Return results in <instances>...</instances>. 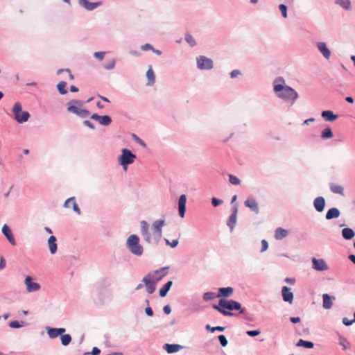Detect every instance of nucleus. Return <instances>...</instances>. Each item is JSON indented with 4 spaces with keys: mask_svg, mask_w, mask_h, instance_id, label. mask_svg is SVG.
<instances>
[{
    "mask_svg": "<svg viewBox=\"0 0 355 355\" xmlns=\"http://www.w3.org/2000/svg\"><path fill=\"white\" fill-rule=\"evenodd\" d=\"M272 85L275 96L291 105H293L299 97L297 91L292 87L286 85L285 80L282 76L275 78Z\"/></svg>",
    "mask_w": 355,
    "mask_h": 355,
    "instance_id": "obj_1",
    "label": "nucleus"
},
{
    "mask_svg": "<svg viewBox=\"0 0 355 355\" xmlns=\"http://www.w3.org/2000/svg\"><path fill=\"white\" fill-rule=\"evenodd\" d=\"M212 308L225 316H233L236 314L232 311H239V313L243 314L244 318L251 321L252 318L246 312V309L241 307V304L234 300H226L220 298L218 304H212Z\"/></svg>",
    "mask_w": 355,
    "mask_h": 355,
    "instance_id": "obj_2",
    "label": "nucleus"
},
{
    "mask_svg": "<svg viewBox=\"0 0 355 355\" xmlns=\"http://www.w3.org/2000/svg\"><path fill=\"white\" fill-rule=\"evenodd\" d=\"M126 247L130 252L137 257L142 255L144 248L139 243V237L136 234H131L126 241Z\"/></svg>",
    "mask_w": 355,
    "mask_h": 355,
    "instance_id": "obj_3",
    "label": "nucleus"
},
{
    "mask_svg": "<svg viewBox=\"0 0 355 355\" xmlns=\"http://www.w3.org/2000/svg\"><path fill=\"white\" fill-rule=\"evenodd\" d=\"M83 102L80 100H71L67 103V111L73 113L81 118L87 117L89 112L85 109H81Z\"/></svg>",
    "mask_w": 355,
    "mask_h": 355,
    "instance_id": "obj_4",
    "label": "nucleus"
},
{
    "mask_svg": "<svg viewBox=\"0 0 355 355\" xmlns=\"http://www.w3.org/2000/svg\"><path fill=\"white\" fill-rule=\"evenodd\" d=\"M12 112L14 115V119L19 123H24L28 121L30 114L27 111L22 110V105L19 102L14 104L12 108Z\"/></svg>",
    "mask_w": 355,
    "mask_h": 355,
    "instance_id": "obj_5",
    "label": "nucleus"
},
{
    "mask_svg": "<svg viewBox=\"0 0 355 355\" xmlns=\"http://www.w3.org/2000/svg\"><path fill=\"white\" fill-rule=\"evenodd\" d=\"M136 158V155L130 150L123 148L121 150V155L118 157V162L123 168L126 170L128 166L132 164Z\"/></svg>",
    "mask_w": 355,
    "mask_h": 355,
    "instance_id": "obj_6",
    "label": "nucleus"
},
{
    "mask_svg": "<svg viewBox=\"0 0 355 355\" xmlns=\"http://www.w3.org/2000/svg\"><path fill=\"white\" fill-rule=\"evenodd\" d=\"M153 275L150 272L146 275L142 279V282L146 286V292L148 294H153L155 291L156 284L160 281V277L153 278Z\"/></svg>",
    "mask_w": 355,
    "mask_h": 355,
    "instance_id": "obj_7",
    "label": "nucleus"
},
{
    "mask_svg": "<svg viewBox=\"0 0 355 355\" xmlns=\"http://www.w3.org/2000/svg\"><path fill=\"white\" fill-rule=\"evenodd\" d=\"M196 64L200 70H211L214 68L213 60L205 55H199L196 58Z\"/></svg>",
    "mask_w": 355,
    "mask_h": 355,
    "instance_id": "obj_8",
    "label": "nucleus"
},
{
    "mask_svg": "<svg viewBox=\"0 0 355 355\" xmlns=\"http://www.w3.org/2000/svg\"><path fill=\"white\" fill-rule=\"evenodd\" d=\"M79 6L88 11H92L101 6L103 2L99 1L96 2H90L89 0H78Z\"/></svg>",
    "mask_w": 355,
    "mask_h": 355,
    "instance_id": "obj_9",
    "label": "nucleus"
},
{
    "mask_svg": "<svg viewBox=\"0 0 355 355\" xmlns=\"http://www.w3.org/2000/svg\"><path fill=\"white\" fill-rule=\"evenodd\" d=\"M238 213V205H234L232 207V214L227 220V225L230 227V232H232L236 224V217Z\"/></svg>",
    "mask_w": 355,
    "mask_h": 355,
    "instance_id": "obj_10",
    "label": "nucleus"
},
{
    "mask_svg": "<svg viewBox=\"0 0 355 355\" xmlns=\"http://www.w3.org/2000/svg\"><path fill=\"white\" fill-rule=\"evenodd\" d=\"M312 268L317 271H324L329 269V266L323 259H312Z\"/></svg>",
    "mask_w": 355,
    "mask_h": 355,
    "instance_id": "obj_11",
    "label": "nucleus"
},
{
    "mask_svg": "<svg viewBox=\"0 0 355 355\" xmlns=\"http://www.w3.org/2000/svg\"><path fill=\"white\" fill-rule=\"evenodd\" d=\"M24 284L26 286L27 291L29 293L37 291L41 288L40 284L33 282V278L31 276H27L25 278Z\"/></svg>",
    "mask_w": 355,
    "mask_h": 355,
    "instance_id": "obj_12",
    "label": "nucleus"
},
{
    "mask_svg": "<svg viewBox=\"0 0 355 355\" xmlns=\"http://www.w3.org/2000/svg\"><path fill=\"white\" fill-rule=\"evenodd\" d=\"M244 205L249 208L251 211L255 214L259 213V207L258 203L254 198L252 196L248 197L244 202Z\"/></svg>",
    "mask_w": 355,
    "mask_h": 355,
    "instance_id": "obj_13",
    "label": "nucleus"
},
{
    "mask_svg": "<svg viewBox=\"0 0 355 355\" xmlns=\"http://www.w3.org/2000/svg\"><path fill=\"white\" fill-rule=\"evenodd\" d=\"M1 232L12 245H16V241L15 239L14 235L10 227L7 224H4L3 225Z\"/></svg>",
    "mask_w": 355,
    "mask_h": 355,
    "instance_id": "obj_14",
    "label": "nucleus"
},
{
    "mask_svg": "<svg viewBox=\"0 0 355 355\" xmlns=\"http://www.w3.org/2000/svg\"><path fill=\"white\" fill-rule=\"evenodd\" d=\"M47 334L50 338H55L59 336H61L62 334H64L66 331V329L64 328L60 327V328H55V327H46Z\"/></svg>",
    "mask_w": 355,
    "mask_h": 355,
    "instance_id": "obj_15",
    "label": "nucleus"
},
{
    "mask_svg": "<svg viewBox=\"0 0 355 355\" xmlns=\"http://www.w3.org/2000/svg\"><path fill=\"white\" fill-rule=\"evenodd\" d=\"M316 46L325 59L329 60L330 58L331 51L329 49L325 42H319L316 44Z\"/></svg>",
    "mask_w": 355,
    "mask_h": 355,
    "instance_id": "obj_16",
    "label": "nucleus"
},
{
    "mask_svg": "<svg viewBox=\"0 0 355 355\" xmlns=\"http://www.w3.org/2000/svg\"><path fill=\"white\" fill-rule=\"evenodd\" d=\"M282 295L283 300L289 304L293 303V293L291 291V288L288 286H283L282 288Z\"/></svg>",
    "mask_w": 355,
    "mask_h": 355,
    "instance_id": "obj_17",
    "label": "nucleus"
},
{
    "mask_svg": "<svg viewBox=\"0 0 355 355\" xmlns=\"http://www.w3.org/2000/svg\"><path fill=\"white\" fill-rule=\"evenodd\" d=\"M186 203L187 196L185 194H182L180 196L178 200V211L179 215L181 218H183L186 212Z\"/></svg>",
    "mask_w": 355,
    "mask_h": 355,
    "instance_id": "obj_18",
    "label": "nucleus"
},
{
    "mask_svg": "<svg viewBox=\"0 0 355 355\" xmlns=\"http://www.w3.org/2000/svg\"><path fill=\"white\" fill-rule=\"evenodd\" d=\"M313 207L318 212H322L325 207V199L322 196L317 197L313 200Z\"/></svg>",
    "mask_w": 355,
    "mask_h": 355,
    "instance_id": "obj_19",
    "label": "nucleus"
},
{
    "mask_svg": "<svg viewBox=\"0 0 355 355\" xmlns=\"http://www.w3.org/2000/svg\"><path fill=\"white\" fill-rule=\"evenodd\" d=\"M234 292V288L230 286L227 287H221L218 290V297H228L232 295Z\"/></svg>",
    "mask_w": 355,
    "mask_h": 355,
    "instance_id": "obj_20",
    "label": "nucleus"
},
{
    "mask_svg": "<svg viewBox=\"0 0 355 355\" xmlns=\"http://www.w3.org/2000/svg\"><path fill=\"white\" fill-rule=\"evenodd\" d=\"M321 116L329 122H332L338 118V114H335L331 110H324L321 113Z\"/></svg>",
    "mask_w": 355,
    "mask_h": 355,
    "instance_id": "obj_21",
    "label": "nucleus"
},
{
    "mask_svg": "<svg viewBox=\"0 0 355 355\" xmlns=\"http://www.w3.org/2000/svg\"><path fill=\"white\" fill-rule=\"evenodd\" d=\"M340 210L336 207H332L329 209L325 215V218L327 220H331L334 218H337L340 216Z\"/></svg>",
    "mask_w": 355,
    "mask_h": 355,
    "instance_id": "obj_22",
    "label": "nucleus"
},
{
    "mask_svg": "<svg viewBox=\"0 0 355 355\" xmlns=\"http://www.w3.org/2000/svg\"><path fill=\"white\" fill-rule=\"evenodd\" d=\"M169 267H162L157 270H155L153 271V273L152 274L153 275V278H159L160 277V280L163 279L167 274Z\"/></svg>",
    "mask_w": 355,
    "mask_h": 355,
    "instance_id": "obj_23",
    "label": "nucleus"
},
{
    "mask_svg": "<svg viewBox=\"0 0 355 355\" xmlns=\"http://www.w3.org/2000/svg\"><path fill=\"white\" fill-rule=\"evenodd\" d=\"M56 237L53 235H51L48 239V245L49 248V251L51 254H54L57 252L58 245L56 243Z\"/></svg>",
    "mask_w": 355,
    "mask_h": 355,
    "instance_id": "obj_24",
    "label": "nucleus"
},
{
    "mask_svg": "<svg viewBox=\"0 0 355 355\" xmlns=\"http://www.w3.org/2000/svg\"><path fill=\"white\" fill-rule=\"evenodd\" d=\"M163 348L167 352L168 354H173L178 352L180 349L182 348V346L178 344H165Z\"/></svg>",
    "mask_w": 355,
    "mask_h": 355,
    "instance_id": "obj_25",
    "label": "nucleus"
},
{
    "mask_svg": "<svg viewBox=\"0 0 355 355\" xmlns=\"http://www.w3.org/2000/svg\"><path fill=\"white\" fill-rule=\"evenodd\" d=\"M165 225L164 220H157L153 222L152 226L155 230V233L157 234L158 236L160 237L162 234V227Z\"/></svg>",
    "mask_w": 355,
    "mask_h": 355,
    "instance_id": "obj_26",
    "label": "nucleus"
},
{
    "mask_svg": "<svg viewBox=\"0 0 355 355\" xmlns=\"http://www.w3.org/2000/svg\"><path fill=\"white\" fill-rule=\"evenodd\" d=\"M341 234L345 240H351L354 237L355 232L352 228L345 227L342 230Z\"/></svg>",
    "mask_w": 355,
    "mask_h": 355,
    "instance_id": "obj_27",
    "label": "nucleus"
},
{
    "mask_svg": "<svg viewBox=\"0 0 355 355\" xmlns=\"http://www.w3.org/2000/svg\"><path fill=\"white\" fill-rule=\"evenodd\" d=\"M322 300H323V304H322L323 308L325 309H331L333 305L332 297L327 293H324L322 295Z\"/></svg>",
    "mask_w": 355,
    "mask_h": 355,
    "instance_id": "obj_28",
    "label": "nucleus"
},
{
    "mask_svg": "<svg viewBox=\"0 0 355 355\" xmlns=\"http://www.w3.org/2000/svg\"><path fill=\"white\" fill-rule=\"evenodd\" d=\"M173 285L172 281L167 282L159 291V295L162 297L166 296Z\"/></svg>",
    "mask_w": 355,
    "mask_h": 355,
    "instance_id": "obj_29",
    "label": "nucleus"
},
{
    "mask_svg": "<svg viewBox=\"0 0 355 355\" xmlns=\"http://www.w3.org/2000/svg\"><path fill=\"white\" fill-rule=\"evenodd\" d=\"M288 232L286 230L283 229L282 227H278L275 230V238L277 240H282L284 238L286 237Z\"/></svg>",
    "mask_w": 355,
    "mask_h": 355,
    "instance_id": "obj_30",
    "label": "nucleus"
},
{
    "mask_svg": "<svg viewBox=\"0 0 355 355\" xmlns=\"http://www.w3.org/2000/svg\"><path fill=\"white\" fill-rule=\"evenodd\" d=\"M329 189H330V191L334 193L339 194L342 196H343L345 195L344 189L340 185L331 183L329 184Z\"/></svg>",
    "mask_w": 355,
    "mask_h": 355,
    "instance_id": "obj_31",
    "label": "nucleus"
},
{
    "mask_svg": "<svg viewBox=\"0 0 355 355\" xmlns=\"http://www.w3.org/2000/svg\"><path fill=\"white\" fill-rule=\"evenodd\" d=\"M146 76L148 78L147 85H150V86L153 85L155 82V73L151 67H150L148 69V71L146 72Z\"/></svg>",
    "mask_w": 355,
    "mask_h": 355,
    "instance_id": "obj_32",
    "label": "nucleus"
},
{
    "mask_svg": "<svg viewBox=\"0 0 355 355\" xmlns=\"http://www.w3.org/2000/svg\"><path fill=\"white\" fill-rule=\"evenodd\" d=\"M333 136H334V133L329 127L325 128L321 132L320 137L324 140L331 139L333 137Z\"/></svg>",
    "mask_w": 355,
    "mask_h": 355,
    "instance_id": "obj_33",
    "label": "nucleus"
},
{
    "mask_svg": "<svg viewBox=\"0 0 355 355\" xmlns=\"http://www.w3.org/2000/svg\"><path fill=\"white\" fill-rule=\"evenodd\" d=\"M296 346L303 347L306 349H311L314 347V343L311 341L300 339L297 343Z\"/></svg>",
    "mask_w": 355,
    "mask_h": 355,
    "instance_id": "obj_34",
    "label": "nucleus"
},
{
    "mask_svg": "<svg viewBox=\"0 0 355 355\" xmlns=\"http://www.w3.org/2000/svg\"><path fill=\"white\" fill-rule=\"evenodd\" d=\"M335 3L340 6L341 8L346 10L351 9V1L350 0H335Z\"/></svg>",
    "mask_w": 355,
    "mask_h": 355,
    "instance_id": "obj_35",
    "label": "nucleus"
},
{
    "mask_svg": "<svg viewBox=\"0 0 355 355\" xmlns=\"http://www.w3.org/2000/svg\"><path fill=\"white\" fill-rule=\"evenodd\" d=\"M112 120V118L109 115H103L100 116V118L98 121V122L105 126H107L111 124Z\"/></svg>",
    "mask_w": 355,
    "mask_h": 355,
    "instance_id": "obj_36",
    "label": "nucleus"
},
{
    "mask_svg": "<svg viewBox=\"0 0 355 355\" xmlns=\"http://www.w3.org/2000/svg\"><path fill=\"white\" fill-rule=\"evenodd\" d=\"M67 83L64 81H60L57 85V89L59 93L62 95H64L67 93V89H66Z\"/></svg>",
    "mask_w": 355,
    "mask_h": 355,
    "instance_id": "obj_37",
    "label": "nucleus"
},
{
    "mask_svg": "<svg viewBox=\"0 0 355 355\" xmlns=\"http://www.w3.org/2000/svg\"><path fill=\"white\" fill-rule=\"evenodd\" d=\"M71 336L70 334H62L60 336L61 343L64 346H67L71 341Z\"/></svg>",
    "mask_w": 355,
    "mask_h": 355,
    "instance_id": "obj_38",
    "label": "nucleus"
},
{
    "mask_svg": "<svg viewBox=\"0 0 355 355\" xmlns=\"http://www.w3.org/2000/svg\"><path fill=\"white\" fill-rule=\"evenodd\" d=\"M185 41L191 46V47H193L195 46L197 43H196V40L194 39V37L189 33H187L185 34Z\"/></svg>",
    "mask_w": 355,
    "mask_h": 355,
    "instance_id": "obj_39",
    "label": "nucleus"
},
{
    "mask_svg": "<svg viewBox=\"0 0 355 355\" xmlns=\"http://www.w3.org/2000/svg\"><path fill=\"white\" fill-rule=\"evenodd\" d=\"M339 344L343 347V349H349L351 347L347 338L341 336L339 337Z\"/></svg>",
    "mask_w": 355,
    "mask_h": 355,
    "instance_id": "obj_40",
    "label": "nucleus"
},
{
    "mask_svg": "<svg viewBox=\"0 0 355 355\" xmlns=\"http://www.w3.org/2000/svg\"><path fill=\"white\" fill-rule=\"evenodd\" d=\"M25 322L24 321L13 320L9 322L8 326L12 329H19L24 327Z\"/></svg>",
    "mask_w": 355,
    "mask_h": 355,
    "instance_id": "obj_41",
    "label": "nucleus"
},
{
    "mask_svg": "<svg viewBox=\"0 0 355 355\" xmlns=\"http://www.w3.org/2000/svg\"><path fill=\"white\" fill-rule=\"evenodd\" d=\"M202 297L205 301H209L216 297H218V294L211 291L206 292L203 294Z\"/></svg>",
    "mask_w": 355,
    "mask_h": 355,
    "instance_id": "obj_42",
    "label": "nucleus"
},
{
    "mask_svg": "<svg viewBox=\"0 0 355 355\" xmlns=\"http://www.w3.org/2000/svg\"><path fill=\"white\" fill-rule=\"evenodd\" d=\"M205 329L208 331H210L211 333H214L216 331L223 332L225 331V327H221V326H216V327H211L209 324H207L205 326Z\"/></svg>",
    "mask_w": 355,
    "mask_h": 355,
    "instance_id": "obj_43",
    "label": "nucleus"
},
{
    "mask_svg": "<svg viewBox=\"0 0 355 355\" xmlns=\"http://www.w3.org/2000/svg\"><path fill=\"white\" fill-rule=\"evenodd\" d=\"M229 181L233 185H239L241 183L240 179L232 174L229 175Z\"/></svg>",
    "mask_w": 355,
    "mask_h": 355,
    "instance_id": "obj_44",
    "label": "nucleus"
},
{
    "mask_svg": "<svg viewBox=\"0 0 355 355\" xmlns=\"http://www.w3.org/2000/svg\"><path fill=\"white\" fill-rule=\"evenodd\" d=\"M140 227H141V234L143 232H149V225H148V223L146 220L141 221Z\"/></svg>",
    "mask_w": 355,
    "mask_h": 355,
    "instance_id": "obj_45",
    "label": "nucleus"
},
{
    "mask_svg": "<svg viewBox=\"0 0 355 355\" xmlns=\"http://www.w3.org/2000/svg\"><path fill=\"white\" fill-rule=\"evenodd\" d=\"M218 341L222 347H226L228 344V341L225 335L220 334L218 336Z\"/></svg>",
    "mask_w": 355,
    "mask_h": 355,
    "instance_id": "obj_46",
    "label": "nucleus"
},
{
    "mask_svg": "<svg viewBox=\"0 0 355 355\" xmlns=\"http://www.w3.org/2000/svg\"><path fill=\"white\" fill-rule=\"evenodd\" d=\"M279 10L282 12V17L284 18H286L288 17V15H287L288 8H287V6L286 5H284V4H280L279 6Z\"/></svg>",
    "mask_w": 355,
    "mask_h": 355,
    "instance_id": "obj_47",
    "label": "nucleus"
},
{
    "mask_svg": "<svg viewBox=\"0 0 355 355\" xmlns=\"http://www.w3.org/2000/svg\"><path fill=\"white\" fill-rule=\"evenodd\" d=\"M115 64H116V60L114 59H112L108 63H106L105 64H104L103 67L107 70H111L114 67Z\"/></svg>",
    "mask_w": 355,
    "mask_h": 355,
    "instance_id": "obj_48",
    "label": "nucleus"
},
{
    "mask_svg": "<svg viewBox=\"0 0 355 355\" xmlns=\"http://www.w3.org/2000/svg\"><path fill=\"white\" fill-rule=\"evenodd\" d=\"M132 137H133L134 140L137 144H139L140 146H143L144 148H145L146 146L145 141L144 140H142L141 138H139V137H137L136 135L133 134Z\"/></svg>",
    "mask_w": 355,
    "mask_h": 355,
    "instance_id": "obj_49",
    "label": "nucleus"
},
{
    "mask_svg": "<svg viewBox=\"0 0 355 355\" xmlns=\"http://www.w3.org/2000/svg\"><path fill=\"white\" fill-rule=\"evenodd\" d=\"M261 334V331L259 329L256 330H248L246 331V334L250 337H255Z\"/></svg>",
    "mask_w": 355,
    "mask_h": 355,
    "instance_id": "obj_50",
    "label": "nucleus"
},
{
    "mask_svg": "<svg viewBox=\"0 0 355 355\" xmlns=\"http://www.w3.org/2000/svg\"><path fill=\"white\" fill-rule=\"evenodd\" d=\"M141 234L146 242H147L148 243H151V234L149 232H143Z\"/></svg>",
    "mask_w": 355,
    "mask_h": 355,
    "instance_id": "obj_51",
    "label": "nucleus"
},
{
    "mask_svg": "<svg viewBox=\"0 0 355 355\" xmlns=\"http://www.w3.org/2000/svg\"><path fill=\"white\" fill-rule=\"evenodd\" d=\"M222 203H223V200H220V199H218L217 198H215V197L211 198V205L214 207L219 206Z\"/></svg>",
    "mask_w": 355,
    "mask_h": 355,
    "instance_id": "obj_52",
    "label": "nucleus"
},
{
    "mask_svg": "<svg viewBox=\"0 0 355 355\" xmlns=\"http://www.w3.org/2000/svg\"><path fill=\"white\" fill-rule=\"evenodd\" d=\"M105 52L104 51H97L94 53V57L96 59L102 60L104 58Z\"/></svg>",
    "mask_w": 355,
    "mask_h": 355,
    "instance_id": "obj_53",
    "label": "nucleus"
},
{
    "mask_svg": "<svg viewBox=\"0 0 355 355\" xmlns=\"http://www.w3.org/2000/svg\"><path fill=\"white\" fill-rule=\"evenodd\" d=\"M230 75L231 78H235L241 75V71L239 69H234L230 73Z\"/></svg>",
    "mask_w": 355,
    "mask_h": 355,
    "instance_id": "obj_54",
    "label": "nucleus"
},
{
    "mask_svg": "<svg viewBox=\"0 0 355 355\" xmlns=\"http://www.w3.org/2000/svg\"><path fill=\"white\" fill-rule=\"evenodd\" d=\"M268 248V243L266 240L263 239L261 241V248L260 252H263Z\"/></svg>",
    "mask_w": 355,
    "mask_h": 355,
    "instance_id": "obj_55",
    "label": "nucleus"
},
{
    "mask_svg": "<svg viewBox=\"0 0 355 355\" xmlns=\"http://www.w3.org/2000/svg\"><path fill=\"white\" fill-rule=\"evenodd\" d=\"M100 353V349H98L97 347H94L91 352L86 353L85 354L98 355Z\"/></svg>",
    "mask_w": 355,
    "mask_h": 355,
    "instance_id": "obj_56",
    "label": "nucleus"
},
{
    "mask_svg": "<svg viewBox=\"0 0 355 355\" xmlns=\"http://www.w3.org/2000/svg\"><path fill=\"white\" fill-rule=\"evenodd\" d=\"M342 322L345 326H350L354 323L352 320H349L347 318H343Z\"/></svg>",
    "mask_w": 355,
    "mask_h": 355,
    "instance_id": "obj_57",
    "label": "nucleus"
},
{
    "mask_svg": "<svg viewBox=\"0 0 355 355\" xmlns=\"http://www.w3.org/2000/svg\"><path fill=\"white\" fill-rule=\"evenodd\" d=\"M75 197H71L69 198H68L64 203V207L65 208H68L69 207V203L71 202H73L75 201Z\"/></svg>",
    "mask_w": 355,
    "mask_h": 355,
    "instance_id": "obj_58",
    "label": "nucleus"
},
{
    "mask_svg": "<svg viewBox=\"0 0 355 355\" xmlns=\"http://www.w3.org/2000/svg\"><path fill=\"white\" fill-rule=\"evenodd\" d=\"M141 49L142 51H148V50H151L152 51L153 49V46L151 44H146L142 45L141 46Z\"/></svg>",
    "mask_w": 355,
    "mask_h": 355,
    "instance_id": "obj_59",
    "label": "nucleus"
},
{
    "mask_svg": "<svg viewBox=\"0 0 355 355\" xmlns=\"http://www.w3.org/2000/svg\"><path fill=\"white\" fill-rule=\"evenodd\" d=\"M145 313L149 317H152L153 315V311L150 306H147L145 309Z\"/></svg>",
    "mask_w": 355,
    "mask_h": 355,
    "instance_id": "obj_60",
    "label": "nucleus"
},
{
    "mask_svg": "<svg viewBox=\"0 0 355 355\" xmlns=\"http://www.w3.org/2000/svg\"><path fill=\"white\" fill-rule=\"evenodd\" d=\"M83 124L87 126V127H89L91 129H94L95 128V126L94 125L93 123H92L89 120H85L83 121Z\"/></svg>",
    "mask_w": 355,
    "mask_h": 355,
    "instance_id": "obj_61",
    "label": "nucleus"
},
{
    "mask_svg": "<svg viewBox=\"0 0 355 355\" xmlns=\"http://www.w3.org/2000/svg\"><path fill=\"white\" fill-rule=\"evenodd\" d=\"M73 210L78 214H80V209L77 203L76 202V200L73 202Z\"/></svg>",
    "mask_w": 355,
    "mask_h": 355,
    "instance_id": "obj_62",
    "label": "nucleus"
},
{
    "mask_svg": "<svg viewBox=\"0 0 355 355\" xmlns=\"http://www.w3.org/2000/svg\"><path fill=\"white\" fill-rule=\"evenodd\" d=\"M163 311L164 312V313L168 315L171 313V308L170 306V305L167 304V305H165L163 308Z\"/></svg>",
    "mask_w": 355,
    "mask_h": 355,
    "instance_id": "obj_63",
    "label": "nucleus"
},
{
    "mask_svg": "<svg viewBox=\"0 0 355 355\" xmlns=\"http://www.w3.org/2000/svg\"><path fill=\"white\" fill-rule=\"evenodd\" d=\"M290 321L292 323L296 324V323H298V322H300L301 321V318L300 317H291L290 318Z\"/></svg>",
    "mask_w": 355,
    "mask_h": 355,
    "instance_id": "obj_64",
    "label": "nucleus"
}]
</instances>
